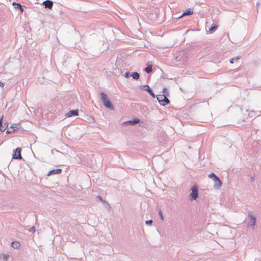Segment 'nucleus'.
Returning a JSON list of instances; mask_svg holds the SVG:
<instances>
[{
	"instance_id": "1",
	"label": "nucleus",
	"mask_w": 261,
	"mask_h": 261,
	"mask_svg": "<svg viewBox=\"0 0 261 261\" xmlns=\"http://www.w3.org/2000/svg\"><path fill=\"white\" fill-rule=\"evenodd\" d=\"M100 94L104 106L111 110H114V108L112 105L111 101L108 98L107 94L102 92H100Z\"/></svg>"
},
{
	"instance_id": "2",
	"label": "nucleus",
	"mask_w": 261,
	"mask_h": 261,
	"mask_svg": "<svg viewBox=\"0 0 261 261\" xmlns=\"http://www.w3.org/2000/svg\"><path fill=\"white\" fill-rule=\"evenodd\" d=\"M159 103L162 106H166L168 105L170 101L165 95L159 94L156 96Z\"/></svg>"
},
{
	"instance_id": "3",
	"label": "nucleus",
	"mask_w": 261,
	"mask_h": 261,
	"mask_svg": "<svg viewBox=\"0 0 261 261\" xmlns=\"http://www.w3.org/2000/svg\"><path fill=\"white\" fill-rule=\"evenodd\" d=\"M191 193L190 194V197L191 199L195 200L198 197V191L197 186L195 185L191 189Z\"/></svg>"
},
{
	"instance_id": "4",
	"label": "nucleus",
	"mask_w": 261,
	"mask_h": 261,
	"mask_svg": "<svg viewBox=\"0 0 261 261\" xmlns=\"http://www.w3.org/2000/svg\"><path fill=\"white\" fill-rule=\"evenodd\" d=\"M13 159H21L22 156L21 154V148L17 147L13 150Z\"/></svg>"
},
{
	"instance_id": "5",
	"label": "nucleus",
	"mask_w": 261,
	"mask_h": 261,
	"mask_svg": "<svg viewBox=\"0 0 261 261\" xmlns=\"http://www.w3.org/2000/svg\"><path fill=\"white\" fill-rule=\"evenodd\" d=\"M248 217L250 219V222L249 223V225L250 226H251L252 227V228H253V227L255 225V223H256V217L252 214V212H248Z\"/></svg>"
},
{
	"instance_id": "6",
	"label": "nucleus",
	"mask_w": 261,
	"mask_h": 261,
	"mask_svg": "<svg viewBox=\"0 0 261 261\" xmlns=\"http://www.w3.org/2000/svg\"><path fill=\"white\" fill-rule=\"evenodd\" d=\"M141 89L144 91L148 92L151 96H152L153 97H155V94L148 85H143Z\"/></svg>"
},
{
	"instance_id": "7",
	"label": "nucleus",
	"mask_w": 261,
	"mask_h": 261,
	"mask_svg": "<svg viewBox=\"0 0 261 261\" xmlns=\"http://www.w3.org/2000/svg\"><path fill=\"white\" fill-rule=\"evenodd\" d=\"M213 181L214 182V187L215 188L219 189L220 187H221L222 182L218 176L215 177V179H213Z\"/></svg>"
},
{
	"instance_id": "8",
	"label": "nucleus",
	"mask_w": 261,
	"mask_h": 261,
	"mask_svg": "<svg viewBox=\"0 0 261 261\" xmlns=\"http://www.w3.org/2000/svg\"><path fill=\"white\" fill-rule=\"evenodd\" d=\"M79 115V110H73L69 111L68 113H66V116L67 117H70L72 116H75Z\"/></svg>"
},
{
	"instance_id": "9",
	"label": "nucleus",
	"mask_w": 261,
	"mask_h": 261,
	"mask_svg": "<svg viewBox=\"0 0 261 261\" xmlns=\"http://www.w3.org/2000/svg\"><path fill=\"white\" fill-rule=\"evenodd\" d=\"M43 5L45 8L51 9L53 5V3L50 0H46L43 3Z\"/></svg>"
},
{
	"instance_id": "10",
	"label": "nucleus",
	"mask_w": 261,
	"mask_h": 261,
	"mask_svg": "<svg viewBox=\"0 0 261 261\" xmlns=\"http://www.w3.org/2000/svg\"><path fill=\"white\" fill-rule=\"evenodd\" d=\"M62 172V169L60 168H58L56 169H53L50 171H49L47 174L48 176H50L51 175L54 174H60Z\"/></svg>"
},
{
	"instance_id": "11",
	"label": "nucleus",
	"mask_w": 261,
	"mask_h": 261,
	"mask_svg": "<svg viewBox=\"0 0 261 261\" xmlns=\"http://www.w3.org/2000/svg\"><path fill=\"white\" fill-rule=\"evenodd\" d=\"M12 5L16 9L20 10L21 13L23 12V6L20 4L13 2Z\"/></svg>"
},
{
	"instance_id": "12",
	"label": "nucleus",
	"mask_w": 261,
	"mask_h": 261,
	"mask_svg": "<svg viewBox=\"0 0 261 261\" xmlns=\"http://www.w3.org/2000/svg\"><path fill=\"white\" fill-rule=\"evenodd\" d=\"M193 12L191 9H188L186 10V11L182 13L181 15L179 17V18L182 17L184 16H189L193 14Z\"/></svg>"
},
{
	"instance_id": "13",
	"label": "nucleus",
	"mask_w": 261,
	"mask_h": 261,
	"mask_svg": "<svg viewBox=\"0 0 261 261\" xmlns=\"http://www.w3.org/2000/svg\"><path fill=\"white\" fill-rule=\"evenodd\" d=\"M140 122V120L138 118H135L134 119L132 120H129L127 122H124L125 123H127L128 124H130L131 125H135L138 123H139Z\"/></svg>"
},
{
	"instance_id": "14",
	"label": "nucleus",
	"mask_w": 261,
	"mask_h": 261,
	"mask_svg": "<svg viewBox=\"0 0 261 261\" xmlns=\"http://www.w3.org/2000/svg\"><path fill=\"white\" fill-rule=\"evenodd\" d=\"M130 76H132L133 79L137 80L140 77V74L137 72H134L132 74H130Z\"/></svg>"
},
{
	"instance_id": "15",
	"label": "nucleus",
	"mask_w": 261,
	"mask_h": 261,
	"mask_svg": "<svg viewBox=\"0 0 261 261\" xmlns=\"http://www.w3.org/2000/svg\"><path fill=\"white\" fill-rule=\"evenodd\" d=\"M15 130H16V129L15 128H14V127L13 126H11L10 128H9L7 130L6 133L7 134H11V133L15 132Z\"/></svg>"
},
{
	"instance_id": "16",
	"label": "nucleus",
	"mask_w": 261,
	"mask_h": 261,
	"mask_svg": "<svg viewBox=\"0 0 261 261\" xmlns=\"http://www.w3.org/2000/svg\"><path fill=\"white\" fill-rule=\"evenodd\" d=\"M144 70L147 73H150L152 72V67L151 66H148L145 68Z\"/></svg>"
},
{
	"instance_id": "17",
	"label": "nucleus",
	"mask_w": 261,
	"mask_h": 261,
	"mask_svg": "<svg viewBox=\"0 0 261 261\" xmlns=\"http://www.w3.org/2000/svg\"><path fill=\"white\" fill-rule=\"evenodd\" d=\"M11 246L14 248H17L19 246V244L18 242L15 241L11 243Z\"/></svg>"
},
{
	"instance_id": "18",
	"label": "nucleus",
	"mask_w": 261,
	"mask_h": 261,
	"mask_svg": "<svg viewBox=\"0 0 261 261\" xmlns=\"http://www.w3.org/2000/svg\"><path fill=\"white\" fill-rule=\"evenodd\" d=\"M2 256L3 259L5 261L8 260L10 257L9 255L7 253L3 254L2 255Z\"/></svg>"
},
{
	"instance_id": "19",
	"label": "nucleus",
	"mask_w": 261,
	"mask_h": 261,
	"mask_svg": "<svg viewBox=\"0 0 261 261\" xmlns=\"http://www.w3.org/2000/svg\"><path fill=\"white\" fill-rule=\"evenodd\" d=\"M163 95H166V96L167 97V96H168L169 95V92L168 91V89L166 88H164L163 89Z\"/></svg>"
},
{
	"instance_id": "20",
	"label": "nucleus",
	"mask_w": 261,
	"mask_h": 261,
	"mask_svg": "<svg viewBox=\"0 0 261 261\" xmlns=\"http://www.w3.org/2000/svg\"><path fill=\"white\" fill-rule=\"evenodd\" d=\"M217 28V25H215L214 26H213L212 27L210 28L209 31L211 33H213V32H214L216 31Z\"/></svg>"
},
{
	"instance_id": "21",
	"label": "nucleus",
	"mask_w": 261,
	"mask_h": 261,
	"mask_svg": "<svg viewBox=\"0 0 261 261\" xmlns=\"http://www.w3.org/2000/svg\"><path fill=\"white\" fill-rule=\"evenodd\" d=\"M240 59V57H234V58H231L230 60V63L231 64H233L235 61H237L238 60H239Z\"/></svg>"
},
{
	"instance_id": "22",
	"label": "nucleus",
	"mask_w": 261,
	"mask_h": 261,
	"mask_svg": "<svg viewBox=\"0 0 261 261\" xmlns=\"http://www.w3.org/2000/svg\"><path fill=\"white\" fill-rule=\"evenodd\" d=\"M208 176L210 178H213V179H215V177H216L217 176H216V175H215V173H210V174L208 175Z\"/></svg>"
},
{
	"instance_id": "23",
	"label": "nucleus",
	"mask_w": 261,
	"mask_h": 261,
	"mask_svg": "<svg viewBox=\"0 0 261 261\" xmlns=\"http://www.w3.org/2000/svg\"><path fill=\"white\" fill-rule=\"evenodd\" d=\"M6 128H7V126H5L3 124L2 125V126H0V130L2 132H4V131H5Z\"/></svg>"
},
{
	"instance_id": "24",
	"label": "nucleus",
	"mask_w": 261,
	"mask_h": 261,
	"mask_svg": "<svg viewBox=\"0 0 261 261\" xmlns=\"http://www.w3.org/2000/svg\"><path fill=\"white\" fill-rule=\"evenodd\" d=\"M124 76L126 78H128L130 76V73L129 71H127L124 74Z\"/></svg>"
},
{
	"instance_id": "25",
	"label": "nucleus",
	"mask_w": 261,
	"mask_h": 261,
	"mask_svg": "<svg viewBox=\"0 0 261 261\" xmlns=\"http://www.w3.org/2000/svg\"><path fill=\"white\" fill-rule=\"evenodd\" d=\"M250 182L251 183H253L254 182V175H250Z\"/></svg>"
},
{
	"instance_id": "26",
	"label": "nucleus",
	"mask_w": 261,
	"mask_h": 261,
	"mask_svg": "<svg viewBox=\"0 0 261 261\" xmlns=\"http://www.w3.org/2000/svg\"><path fill=\"white\" fill-rule=\"evenodd\" d=\"M152 222H153V221H152V220H146V221H145V224H146V225H151V224H152Z\"/></svg>"
},
{
	"instance_id": "27",
	"label": "nucleus",
	"mask_w": 261,
	"mask_h": 261,
	"mask_svg": "<svg viewBox=\"0 0 261 261\" xmlns=\"http://www.w3.org/2000/svg\"><path fill=\"white\" fill-rule=\"evenodd\" d=\"M29 231L32 233L34 232L35 231V226H32L31 227H30L29 229Z\"/></svg>"
},
{
	"instance_id": "28",
	"label": "nucleus",
	"mask_w": 261,
	"mask_h": 261,
	"mask_svg": "<svg viewBox=\"0 0 261 261\" xmlns=\"http://www.w3.org/2000/svg\"><path fill=\"white\" fill-rule=\"evenodd\" d=\"M159 215L161 218V219L163 220L164 219V217H163L162 211L161 210H160L159 212Z\"/></svg>"
},
{
	"instance_id": "29",
	"label": "nucleus",
	"mask_w": 261,
	"mask_h": 261,
	"mask_svg": "<svg viewBox=\"0 0 261 261\" xmlns=\"http://www.w3.org/2000/svg\"><path fill=\"white\" fill-rule=\"evenodd\" d=\"M3 116H2V118H0V126H2V125L3 124Z\"/></svg>"
},
{
	"instance_id": "30",
	"label": "nucleus",
	"mask_w": 261,
	"mask_h": 261,
	"mask_svg": "<svg viewBox=\"0 0 261 261\" xmlns=\"http://www.w3.org/2000/svg\"><path fill=\"white\" fill-rule=\"evenodd\" d=\"M0 86L1 87H3L4 86V84L1 82H0Z\"/></svg>"
},
{
	"instance_id": "31",
	"label": "nucleus",
	"mask_w": 261,
	"mask_h": 261,
	"mask_svg": "<svg viewBox=\"0 0 261 261\" xmlns=\"http://www.w3.org/2000/svg\"><path fill=\"white\" fill-rule=\"evenodd\" d=\"M97 198L99 199V200L102 201V199L100 196H97Z\"/></svg>"
},
{
	"instance_id": "32",
	"label": "nucleus",
	"mask_w": 261,
	"mask_h": 261,
	"mask_svg": "<svg viewBox=\"0 0 261 261\" xmlns=\"http://www.w3.org/2000/svg\"><path fill=\"white\" fill-rule=\"evenodd\" d=\"M4 126H7V127H8V123H4Z\"/></svg>"
}]
</instances>
